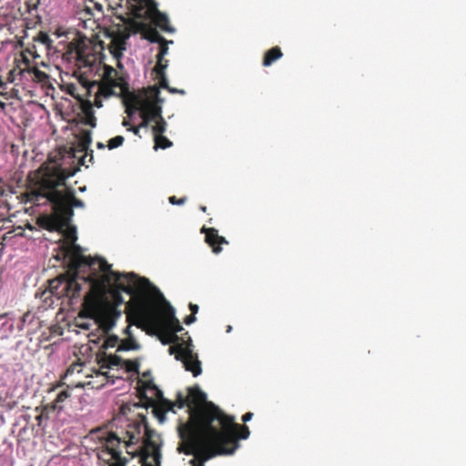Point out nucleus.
<instances>
[{
	"instance_id": "obj_19",
	"label": "nucleus",
	"mask_w": 466,
	"mask_h": 466,
	"mask_svg": "<svg viewBox=\"0 0 466 466\" xmlns=\"http://www.w3.org/2000/svg\"><path fill=\"white\" fill-rule=\"evenodd\" d=\"M159 303H164L166 305V309L163 310L162 317L160 318L166 328H167L171 332H174V334H177V332L182 331L183 328L176 317L175 309L165 299L163 300L157 301V305Z\"/></svg>"
},
{
	"instance_id": "obj_29",
	"label": "nucleus",
	"mask_w": 466,
	"mask_h": 466,
	"mask_svg": "<svg viewBox=\"0 0 466 466\" xmlns=\"http://www.w3.org/2000/svg\"><path fill=\"white\" fill-rule=\"evenodd\" d=\"M140 348L139 344L136 341L133 336L127 337L126 339L121 340L120 344L117 346V350H138Z\"/></svg>"
},
{
	"instance_id": "obj_48",
	"label": "nucleus",
	"mask_w": 466,
	"mask_h": 466,
	"mask_svg": "<svg viewBox=\"0 0 466 466\" xmlns=\"http://www.w3.org/2000/svg\"><path fill=\"white\" fill-rule=\"evenodd\" d=\"M123 126H124V127H127V128H128L129 127H131V126H130V122H129L127 119H125V120L123 121Z\"/></svg>"
},
{
	"instance_id": "obj_2",
	"label": "nucleus",
	"mask_w": 466,
	"mask_h": 466,
	"mask_svg": "<svg viewBox=\"0 0 466 466\" xmlns=\"http://www.w3.org/2000/svg\"><path fill=\"white\" fill-rule=\"evenodd\" d=\"M78 169L64 167L62 162L48 157L38 168L28 172L26 188L18 198L24 204L52 208V214L38 217L41 228L63 232L74 218V208L85 207L84 201L76 197L73 187L66 183Z\"/></svg>"
},
{
	"instance_id": "obj_46",
	"label": "nucleus",
	"mask_w": 466,
	"mask_h": 466,
	"mask_svg": "<svg viewBox=\"0 0 466 466\" xmlns=\"http://www.w3.org/2000/svg\"><path fill=\"white\" fill-rule=\"evenodd\" d=\"M128 325L127 326V328L125 329V333L127 337L129 336H132V333H131V330H130V326H132L133 324H130L129 322H127Z\"/></svg>"
},
{
	"instance_id": "obj_53",
	"label": "nucleus",
	"mask_w": 466,
	"mask_h": 466,
	"mask_svg": "<svg viewBox=\"0 0 466 466\" xmlns=\"http://www.w3.org/2000/svg\"><path fill=\"white\" fill-rule=\"evenodd\" d=\"M72 89H74V86H70V91L69 92H70L71 95H74V91Z\"/></svg>"
},
{
	"instance_id": "obj_14",
	"label": "nucleus",
	"mask_w": 466,
	"mask_h": 466,
	"mask_svg": "<svg viewBox=\"0 0 466 466\" xmlns=\"http://www.w3.org/2000/svg\"><path fill=\"white\" fill-rule=\"evenodd\" d=\"M159 94L160 90L156 86L149 88V94L144 89V106L142 114L147 115L150 122H155L158 120V117L163 116L161 114V106L159 105L161 102L159 99Z\"/></svg>"
},
{
	"instance_id": "obj_32",
	"label": "nucleus",
	"mask_w": 466,
	"mask_h": 466,
	"mask_svg": "<svg viewBox=\"0 0 466 466\" xmlns=\"http://www.w3.org/2000/svg\"><path fill=\"white\" fill-rule=\"evenodd\" d=\"M35 40L40 45L46 47V49H51L53 40L50 38L49 35L45 32H40L37 36L35 38Z\"/></svg>"
},
{
	"instance_id": "obj_42",
	"label": "nucleus",
	"mask_w": 466,
	"mask_h": 466,
	"mask_svg": "<svg viewBox=\"0 0 466 466\" xmlns=\"http://www.w3.org/2000/svg\"><path fill=\"white\" fill-rule=\"evenodd\" d=\"M140 126H137V127H127V130L128 131H131L133 132L135 135H137L138 137H141V135H140Z\"/></svg>"
},
{
	"instance_id": "obj_20",
	"label": "nucleus",
	"mask_w": 466,
	"mask_h": 466,
	"mask_svg": "<svg viewBox=\"0 0 466 466\" xmlns=\"http://www.w3.org/2000/svg\"><path fill=\"white\" fill-rule=\"evenodd\" d=\"M90 142V139L80 141L77 147L69 152L70 157L77 158L79 165L88 167L87 163H92L93 161V151L90 150L89 152Z\"/></svg>"
},
{
	"instance_id": "obj_56",
	"label": "nucleus",
	"mask_w": 466,
	"mask_h": 466,
	"mask_svg": "<svg viewBox=\"0 0 466 466\" xmlns=\"http://www.w3.org/2000/svg\"><path fill=\"white\" fill-rule=\"evenodd\" d=\"M42 0H36V2L35 3V5L36 4H40Z\"/></svg>"
},
{
	"instance_id": "obj_52",
	"label": "nucleus",
	"mask_w": 466,
	"mask_h": 466,
	"mask_svg": "<svg viewBox=\"0 0 466 466\" xmlns=\"http://www.w3.org/2000/svg\"><path fill=\"white\" fill-rule=\"evenodd\" d=\"M96 374H100L101 376H106V372H104V371H96Z\"/></svg>"
},
{
	"instance_id": "obj_44",
	"label": "nucleus",
	"mask_w": 466,
	"mask_h": 466,
	"mask_svg": "<svg viewBox=\"0 0 466 466\" xmlns=\"http://www.w3.org/2000/svg\"><path fill=\"white\" fill-rule=\"evenodd\" d=\"M252 417H253V414L251 412H248L245 415H243L242 420L244 422H248V421H249L252 419Z\"/></svg>"
},
{
	"instance_id": "obj_5",
	"label": "nucleus",
	"mask_w": 466,
	"mask_h": 466,
	"mask_svg": "<svg viewBox=\"0 0 466 466\" xmlns=\"http://www.w3.org/2000/svg\"><path fill=\"white\" fill-rule=\"evenodd\" d=\"M137 18L132 15L126 16V19L121 23H113L106 30V35L110 39L109 53L117 60V67H122L121 58L123 52L127 50V40L131 34L144 33L146 39L150 42H159L163 40V36L159 32L148 25L147 21H138Z\"/></svg>"
},
{
	"instance_id": "obj_6",
	"label": "nucleus",
	"mask_w": 466,
	"mask_h": 466,
	"mask_svg": "<svg viewBox=\"0 0 466 466\" xmlns=\"http://www.w3.org/2000/svg\"><path fill=\"white\" fill-rule=\"evenodd\" d=\"M67 232L66 234V238L69 242L62 245V252L64 257L68 258V269L66 273L59 275L56 279L50 280V290L53 294L58 297H67L70 301L74 299L79 298L82 290V284L79 279H81V273L89 272L88 267H80L77 269H73V247H77L83 249L76 244V234L74 228H70V224L67 226Z\"/></svg>"
},
{
	"instance_id": "obj_43",
	"label": "nucleus",
	"mask_w": 466,
	"mask_h": 466,
	"mask_svg": "<svg viewBox=\"0 0 466 466\" xmlns=\"http://www.w3.org/2000/svg\"><path fill=\"white\" fill-rule=\"evenodd\" d=\"M189 309L191 310V313L192 314H197L198 310V305L196 304H193V303H190L189 306H188Z\"/></svg>"
},
{
	"instance_id": "obj_24",
	"label": "nucleus",
	"mask_w": 466,
	"mask_h": 466,
	"mask_svg": "<svg viewBox=\"0 0 466 466\" xmlns=\"http://www.w3.org/2000/svg\"><path fill=\"white\" fill-rule=\"evenodd\" d=\"M168 43H173V41L172 40L167 41L164 37H163V40H160L158 42V44H159V52H158V54L157 56V66H157V68H159L160 70L166 69L167 66V60L164 59V56H165V55H167V53L168 51V47H167Z\"/></svg>"
},
{
	"instance_id": "obj_30",
	"label": "nucleus",
	"mask_w": 466,
	"mask_h": 466,
	"mask_svg": "<svg viewBox=\"0 0 466 466\" xmlns=\"http://www.w3.org/2000/svg\"><path fill=\"white\" fill-rule=\"evenodd\" d=\"M155 71L157 72L158 77H159V85L162 88L167 89L171 93H184L182 90H177L176 88H172L168 86L167 76L165 75V69L160 70V68L155 67Z\"/></svg>"
},
{
	"instance_id": "obj_8",
	"label": "nucleus",
	"mask_w": 466,
	"mask_h": 466,
	"mask_svg": "<svg viewBox=\"0 0 466 466\" xmlns=\"http://www.w3.org/2000/svg\"><path fill=\"white\" fill-rule=\"evenodd\" d=\"M103 50V41L78 36L68 43L63 58L68 61L74 59L79 68L92 67L97 60L102 63Z\"/></svg>"
},
{
	"instance_id": "obj_22",
	"label": "nucleus",
	"mask_w": 466,
	"mask_h": 466,
	"mask_svg": "<svg viewBox=\"0 0 466 466\" xmlns=\"http://www.w3.org/2000/svg\"><path fill=\"white\" fill-rule=\"evenodd\" d=\"M123 362L124 360L118 357V355L116 354L108 355L106 352H103L101 355L98 356V364L100 365L101 369H110L115 366L122 367Z\"/></svg>"
},
{
	"instance_id": "obj_11",
	"label": "nucleus",
	"mask_w": 466,
	"mask_h": 466,
	"mask_svg": "<svg viewBox=\"0 0 466 466\" xmlns=\"http://www.w3.org/2000/svg\"><path fill=\"white\" fill-rule=\"evenodd\" d=\"M188 407L190 410L189 418L187 422L181 423L178 425V437L181 440V442L177 448L178 453H183V451H187V443L185 438V431L187 425L191 421L193 416L198 411V409L205 407L208 403H213L212 401L207 400V396L204 391H202L198 386L188 388Z\"/></svg>"
},
{
	"instance_id": "obj_38",
	"label": "nucleus",
	"mask_w": 466,
	"mask_h": 466,
	"mask_svg": "<svg viewBox=\"0 0 466 466\" xmlns=\"http://www.w3.org/2000/svg\"><path fill=\"white\" fill-rule=\"evenodd\" d=\"M186 199V198H177V197L172 196L168 198V201L173 205H181L185 203Z\"/></svg>"
},
{
	"instance_id": "obj_55",
	"label": "nucleus",
	"mask_w": 466,
	"mask_h": 466,
	"mask_svg": "<svg viewBox=\"0 0 466 466\" xmlns=\"http://www.w3.org/2000/svg\"><path fill=\"white\" fill-rule=\"evenodd\" d=\"M88 108L91 109L92 108V104L88 102Z\"/></svg>"
},
{
	"instance_id": "obj_13",
	"label": "nucleus",
	"mask_w": 466,
	"mask_h": 466,
	"mask_svg": "<svg viewBox=\"0 0 466 466\" xmlns=\"http://www.w3.org/2000/svg\"><path fill=\"white\" fill-rule=\"evenodd\" d=\"M119 440L110 435L106 439V447L98 452L99 466H127V460L120 457Z\"/></svg>"
},
{
	"instance_id": "obj_25",
	"label": "nucleus",
	"mask_w": 466,
	"mask_h": 466,
	"mask_svg": "<svg viewBox=\"0 0 466 466\" xmlns=\"http://www.w3.org/2000/svg\"><path fill=\"white\" fill-rule=\"evenodd\" d=\"M71 397V391L69 390H62L56 395V399L49 403V408H53L55 413L59 414L64 409L63 403Z\"/></svg>"
},
{
	"instance_id": "obj_41",
	"label": "nucleus",
	"mask_w": 466,
	"mask_h": 466,
	"mask_svg": "<svg viewBox=\"0 0 466 466\" xmlns=\"http://www.w3.org/2000/svg\"><path fill=\"white\" fill-rule=\"evenodd\" d=\"M140 117L142 118V122L139 124L140 127H147L150 123L149 118L147 115H143L142 113H140Z\"/></svg>"
},
{
	"instance_id": "obj_28",
	"label": "nucleus",
	"mask_w": 466,
	"mask_h": 466,
	"mask_svg": "<svg viewBox=\"0 0 466 466\" xmlns=\"http://www.w3.org/2000/svg\"><path fill=\"white\" fill-rule=\"evenodd\" d=\"M35 411L38 412L35 418L38 426H42L43 420H49L50 414L55 412L53 411V408H49V403L36 407Z\"/></svg>"
},
{
	"instance_id": "obj_39",
	"label": "nucleus",
	"mask_w": 466,
	"mask_h": 466,
	"mask_svg": "<svg viewBox=\"0 0 466 466\" xmlns=\"http://www.w3.org/2000/svg\"><path fill=\"white\" fill-rule=\"evenodd\" d=\"M195 457L197 458H199L201 459L200 461H198V459H192L190 461V463L192 464V466H204V462L203 461H207L206 459H204L203 457L201 456H198V454H194Z\"/></svg>"
},
{
	"instance_id": "obj_1",
	"label": "nucleus",
	"mask_w": 466,
	"mask_h": 466,
	"mask_svg": "<svg viewBox=\"0 0 466 466\" xmlns=\"http://www.w3.org/2000/svg\"><path fill=\"white\" fill-rule=\"evenodd\" d=\"M73 249V269L88 267L89 274L79 279L88 285L79 316L90 318L99 328L108 333L121 315L117 307L124 303L122 292L133 296L126 305L127 322L141 327V319H148V308L152 303L164 299L163 293L145 277L137 274L113 271L103 258L86 256L76 246Z\"/></svg>"
},
{
	"instance_id": "obj_26",
	"label": "nucleus",
	"mask_w": 466,
	"mask_h": 466,
	"mask_svg": "<svg viewBox=\"0 0 466 466\" xmlns=\"http://www.w3.org/2000/svg\"><path fill=\"white\" fill-rule=\"evenodd\" d=\"M282 56H283V52L281 51L280 47H279V46L272 47L265 52V55L263 57V66H269L273 63H275L276 60L279 59Z\"/></svg>"
},
{
	"instance_id": "obj_35",
	"label": "nucleus",
	"mask_w": 466,
	"mask_h": 466,
	"mask_svg": "<svg viewBox=\"0 0 466 466\" xmlns=\"http://www.w3.org/2000/svg\"><path fill=\"white\" fill-rule=\"evenodd\" d=\"M125 142V138L121 137V135H117L116 137L109 139L107 141V148L114 149L120 146H122Z\"/></svg>"
},
{
	"instance_id": "obj_49",
	"label": "nucleus",
	"mask_w": 466,
	"mask_h": 466,
	"mask_svg": "<svg viewBox=\"0 0 466 466\" xmlns=\"http://www.w3.org/2000/svg\"><path fill=\"white\" fill-rule=\"evenodd\" d=\"M96 147H97L98 148H105V147H106V146H105L103 143L98 142V143L96 144Z\"/></svg>"
},
{
	"instance_id": "obj_12",
	"label": "nucleus",
	"mask_w": 466,
	"mask_h": 466,
	"mask_svg": "<svg viewBox=\"0 0 466 466\" xmlns=\"http://www.w3.org/2000/svg\"><path fill=\"white\" fill-rule=\"evenodd\" d=\"M157 309V303H152L150 308H148V319L145 320H141V327L144 325L149 326L155 329V332L158 335L159 339L163 345L173 344L177 345L181 344L179 342L180 339L177 334H174L167 328H166L161 317H157L155 314Z\"/></svg>"
},
{
	"instance_id": "obj_54",
	"label": "nucleus",
	"mask_w": 466,
	"mask_h": 466,
	"mask_svg": "<svg viewBox=\"0 0 466 466\" xmlns=\"http://www.w3.org/2000/svg\"><path fill=\"white\" fill-rule=\"evenodd\" d=\"M6 315H7L6 313L0 314V319L5 318Z\"/></svg>"
},
{
	"instance_id": "obj_50",
	"label": "nucleus",
	"mask_w": 466,
	"mask_h": 466,
	"mask_svg": "<svg viewBox=\"0 0 466 466\" xmlns=\"http://www.w3.org/2000/svg\"><path fill=\"white\" fill-rule=\"evenodd\" d=\"M199 208L204 213L207 211V207L206 206H200Z\"/></svg>"
},
{
	"instance_id": "obj_10",
	"label": "nucleus",
	"mask_w": 466,
	"mask_h": 466,
	"mask_svg": "<svg viewBox=\"0 0 466 466\" xmlns=\"http://www.w3.org/2000/svg\"><path fill=\"white\" fill-rule=\"evenodd\" d=\"M170 354H175L176 360L183 363L186 370L191 371L194 377L200 375L202 369L201 363L198 360V355L193 350L192 340L187 337V340H182L181 344L172 345L169 347Z\"/></svg>"
},
{
	"instance_id": "obj_16",
	"label": "nucleus",
	"mask_w": 466,
	"mask_h": 466,
	"mask_svg": "<svg viewBox=\"0 0 466 466\" xmlns=\"http://www.w3.org/2000/svg\"><path fill=\"white\" fill-rule=\"evenodd\" d=\"M25 76V83H35L38 86H41L42 88L52 87V84L50 82V76L47 73L40 70L37 66H32L28 57L26 75Z\"/></svg>"
},
{
	"instance_id": "obj_9",
	"label": "nucleus",
	"mask_w": 466,
	"mask_h": 466,
	"mask_svg": "<svg viewBox=\"0 0 466 466\" xmlns=\"http://www.w3.org/2000/svg\"><path fill=\"white\" fill-rule=\"evenodd\" d=\"M130 15L144 21H150L154 25L164 32L173 33L175 30L169 25L168 17L160 13L155 0H137Z\"/></svg>"
},
{
	"instance_id": "obj_7",
	"label": "nucleus",
	"mask_w": 466,
	"mask_h": 466,
	"mask_svg": "<svg viewBox=\"0 0 466 466\" xmlns=\"http://www.w3.org/2000/svg\"><path fill=\"white\" fill-rule=\"evenodd\" d=\"M78 83L85 89L86 96H92L94 88V106L102 107V97H110L116 94V87H120V92L127 90V82L117 71L110 66H104V72L100 80H90L86 74L77 76Z\"/></svg>"
},
{
	"instance_id": "obj_17",
	"label": "nucleus",
	"mask_w": 466,
	"mask_h": 466,
	"mask_svg": "<svg viewBox=\"0 0 466 466\" xmlns=\"http://www.w3.org/2000/svg\"><path fill=\"white\" fill-rule=\"evenodd\" d=\"M26 66H27V57L25 56H22L20 59L15 60V66L7 73L5 77V84H19L25 83V76L26 75Z\"/></svg>"
},
{
	"instance_id": "obj_34",
	"label": "nucleus",
	"mask_w": 466,
	"mask_h": 466,
	"mask_svg": "<svg viewBox=\"0 0 466 466\" xmlns=\"http://www.w3.org/2000/svg\"><path fill=\"white\" fill-rule=\"evenodd\" d=\"M167 129V123L164 120L163 116L158 118V120L155 121V125L152 127V131L154 136L157 134H163Z\"/></svg>"
},
{
	"instance_id": "obj_40",
	"label": "nucleus",
	"mask_w": 466,
	"mask_h": 466,
	"mask_svg": "<svg viewBox=\"0 0 466 466\" xmlns=\"http://www.w3.org/2000/svg\"><path fill=\"white\" fill-rule=\"evenodd\" d=\"M195 321H196V315L195 314L191 313V314H189V315H187V316H186L184 318V323L186 325H191V324L195 323Z\"/></svg>"
},
{
	"instance_id": "obj_23",
	"label": "nucleus",
	"mask_w": 466,
	"mask_h": 466,
	"mask_svg": "<svg viewBox=\"0 0 466 466\" xmlns=\"http://www.w3.org/2000/svg\"><path fill=\"white\" fill-rule=\"evenodd\" d=\"M136 3H137V0H119L115 12L116 17L120 20L119 23L125 20L126 16L130 15L131 9H133Z\"/></svg>"
},
{
	"instance_id": "obj_27",
	"label": "nucleus",
	"mask_w": 466,
	"mask_h": 466,
	"mask_svg": "<svg viewBox=\"0 0 466 466\" xmlns=\"http://www.w3.org/2000/svg\"><path fill=\"white\" fill-rule=\"evenodd\" d=\"M149 377L150 371H144L143 379L138 380L139 392L141 395H145L147 390L160 391L151 380H147Z\"/></svg>"
},
{
	"instance_id": "obj_3",
	"label": "nucleus",
	"mask_w": 466,
	"mask_h": 466,
	"mask_svg": "<svg viewBox=\"0 0 466 466\" xmlns=\"http://www.w3.org/2000/svg\"><path fill=\"white\" fill-rule=\"evenodd\" d=\"M250 436L248 425L236 423L214 403L197 410L187 425L185 438L187 443L184 454H197L206 460L216 456L232 455L238 447V440Z\"/></svg>"
},
{
	"instance_id": "obj_31",
	"label": "nucleus",
	"mask_w": 466,
	"mask_h": 466,
	"mask_svg": "<svg viewBox=\"0 0 466 466\" xmlns=\"http://www.w3.org/2000/svg\"><path fill=\"white\" fill-rule=\"evenodd\" d=\"M154 142H155V146H154L155 149H158V148L165 149V148L170 147L173 145V143L168 138L164 137L163 134L156 135L154 137Z\"/></svg>"
},
{
	"instance_id": "obj_21",
	"label": "nucleus",
	"mask_w": 466,
	"mask_h": 466,
	"mask_svg": "<svg viewBox=\"0 0 466 466\" xmlns=\"http://www.w3.org/2000/svg\"><path fill=\"white\" fill-rule=\"evenodd\" d=\"M200 232L205 234V240L215 254L221 252V244L228 243L224 237L218 234V230L216 228H208L203 226Z\"/></svg>"
},
{
	"instance_id": "obj_33",
	"label": "nucleus",
	"mask_w": 466,
	"mask_h": 466,
	"mask_svg": "<svg viewBox=\"0 0 466 466\" xmlns=\"http://www.w3.org/2000/svg\"><path fill=\"white\" fill-rule=\"evenodd\" d=\"M139 365L140 364L137 360H124L122 368H125L126 371H127V372L139 373Z\"/></svg>"
},
{
	"instance_id": "obj_58",
	"label": "nucleus",
	"mask_w": 466,
	"mask_h": 466,
	"mask_svg": "<svg viewBox=\"0 0 466 466\" xmlns=\"http://www.w3.org/2000/svg\"><path fill=\"white\" fill-rule=\"evenodd\" d=\"M2 183H3V178L0 177V184H2Z\"/></svg>"
},
{
	"instance_id": "obj_4",
	"label": "nucleus",
	"mask_w": 466,
	"mask_h": 466,
	"mask_svg": "<svg viewBox=\"0 0 466 466\" xmlns=\"http://www.w3.org/2000/svg\"><path fill=\"white\" fill-rule=\"evenodd\" d=\"M142 431H144V451L139 457L141 466H161L160 448L157 443L153 441L155 431L148 427L145 416H140V420L138 421L129 425V429L127 430V432H126L128 437L127 441L122 440L114 432L97 431V439L100 441L101 446L96 450V457L98 458V452L106 447V442L108 437L113 435L119 440L120 444L117 449L119 451L120 457L126 460V466H128L129 460L122 455V447H124L126 452L133 458L135 456V452L129 451L128 448L141 440Z\"/></svg>"
},
{
	"instance_id": "obj_37",
	"label": "nucleus",
	"mask_w": 466,
	"mask_h": 466,
	"mask_svg": "<svg viewBox=\"0 0 466 466\" xmlns=\"http://www.w3.org/2000/svg\"><path fill=\"white\" fill-rule=\"evenodd\" d=\"M118 337L116 335H109L104 341L103 349L114 348L118 344Z\"/></svg>"
},
{
	"instance_id": "obj_36",
	"label": "nucleus",
	"mask_w": 466,
	"mask_h": 466,
	"mask_svg": "<svg viewBox=\"0 0 466 466\" xmlns=\"http://www.w3.org/2000/svg\"><path fill=\"white\" fill-rule=\"evenodd\" d=\"M84 366V363L80 360H77L76 362H73L66 370V377L70 376V374H73L75 372H81L82 368Z\"/></svg>"
},
{
	"instance_id": "obj_18",
	"label": "nucleus",
	"mask_w": 466,
	"mask_h": 466,
	"mask_svg": "<svg viewBox=\"0 0 466 466\" xmlns=\"http://www.w3.org/2000/svg\"><path fill=\"white\" fill-rule=\"evenodd\" d=\"M185 405L188 406L187 397L185 398L181 393H178L175 402L167 400H162L157 406L154 407V414L160 421H163L165 415L168 410H173L175 406L180 409Z\"/></svg>"
},
{
	"instance_id": "obj_45",
	"label": "nucleus",
	"mask_w": 466,
	"mask_h": 466,
	"mask_svg": "<svg viewBox=\"0 0 466 466\" xmlns=\"http://www.w3.org/2000/svg\"><path fill=\"white\" fill-rule=\"evenodd\" d=\"M29 312H26L22 315V318H20V322H22V326L19 328L20 329H23V324L26 321V318L28 317Z\"/></svg>"
},
{
	"instance_id": "obj_51",
	"label": "nucleus",
	"mask_w": 466,
	"mask_h": 466,
	"mask_svg": "<svg viewBox=\"0 0 466 466\" xmlns=\"http://www.w3.org/2000/svg\"><path fill=\"white\" fill-rule=\"evenodd\" d=\"M5 102L0 101V108L5 109Z\"/></svg>"
},
{
	"instance_id": "obj_15",
	"label": "nucleus",
	"mask_w": 466,
	"mask_h": 466,
	"mask_svg": "<svg viewBox=\"0 0 466 466\" xmlns=\"http://www.w3.org/2000/svg\"><path fill=\"white\" fill-rule=\"evenodd\" d=\"M116 93L113 96H124L126 112L129 117H131L137 111L142 113L144 106V89L138 92H131L128 90L127 83V90L120 92V87H116Z\"/></svg>"
},
{
	"instance_id": "obj_47",
	"label": "nucleus",
	"mask_w": 466,
	"mask_h": 466,
	"mask_svg": "<svg viewBox=\"0 0 466 466\" xmlns=\"http://www.w3.org/2000/svg\"><path fill=\"white\" fill-rule=\"evenodd\" d=\"M5 82L4 78H3V76H0V87L1 88H5Z\"/></svg>"
},
{
	"instance_id": "obj_57",
	"label": "nucleus",
	"mask_w": 466,
	"mask_h": 466,
	"mask_svg": "<svg viewBox=\"0 0 466 466\" xmlns=\"http://www.w3.org/2000/svg\"><path fill=\"white\" fill-rule=\"evenodd\" d=\"M86 187H80V190H85Z\"/></svg>"
}]
</instances>
